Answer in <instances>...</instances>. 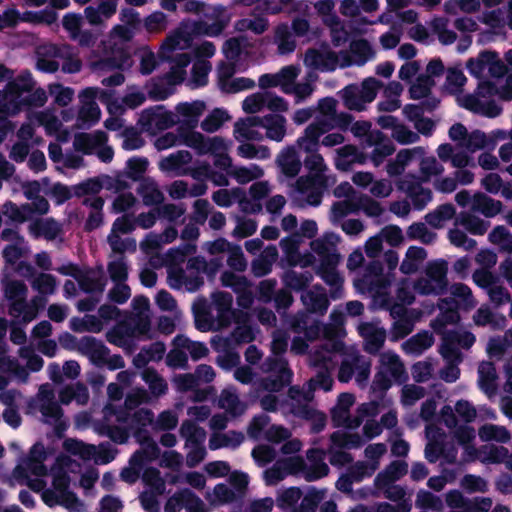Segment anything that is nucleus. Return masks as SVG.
I'll list each match as a JSON object with an SVG mask.
<instances>
[{
    "mask_svg": "<svg viewBox=\"0 0 512 512\" xmlns=\"http://www.w3.org/2000/svg\"><path fill=\"white\" fill-rule=\"evenodd\" d=\"M4 297L9 302V314L13 317L22 315L25 323L32 321L37 316V304L42 299L35 296L32 299L33 306L27 303L28 288L23 281L7 280L4 282Z\"/></svg>",
    "mask_w": 512,
    "mask_h": 512,
    "instance_id": "nucleus-1",
    "label": "nucleus"
},
{
    "mask_svg": "<svg viewBox=\"0 0 512 512\" xmlns=\"http://www.w3.org/2000/svg\"><path fill=\"white\" fill-rule=\"evenodd\" d=\"M267 371L275 374L263 378L260 382L262 390L271 393L280 392L292 382L293 372L283 358H267Z\"/></svg>",
    "mask_w": 512,
    "mask_h": 512,
    "instance_id": "nucleus-2",
    "label": "nucleus"
},
{
    "mask_svg": "<svg viewBox=\"0 0 512 512\" xmlns=\"http://www.w3.org/2000/svg\"><path fill=\"white\" fill-rule=\"evenodd\" d=\"M60 346L68 351H77L88 358L99 357L107 350L103 341L94 336H83L79 340L69 332H63L58 337Z\"/></svg>",
    "mask_w": 512,
    "mask_h": 512,
    "instance_id": "nucleus-3",
    "label": "nucleus"
},
{
    "mask_svg": "<svg viewBox=\"0 0 512 512\" xmlns=\"http://www.w3.org/2000/svg\"><path fill=\"white\" fill-rule=\"evenodd\" d=\"M438 308L440 310L437 317L430 322V327L438 335L445 337L446 326L456 325L460 322L461 317L459 314L460 303L453 297H446L439 299Z\"/></svg>",
    "mask_w": 512,
    "mask_h": 512,
    "instance_id": "nucleus-4",
    "label": "nucleus"
},
{
    "mask_svg": "<svg viewBox=\"0 0 512 512\" xmlns=\"http://www.w3.org/2000/svg\"><path fill=\"white\" fill-rule=\"evenodd\" d=\"M304 65L308 68L322 72H332L338 65L336 52L330 49L328 43L321 44V50L308 48L304 54Z\"/></svg>",
    "mask_w": 512,
    "mask_h": 512,
    "instance_id": "nucleus-5",
    "label": "nucleus"
},
{
    "mask_svg": "<svg viewBox=\"0 0 512 512\" xmlns=\"http://www.w3.org/2000/svg\"><path fill=\"white\" fill-rule=\"evenodd\" d=\"M34 85L32 74L28 70L22 72L15 80L7 83L5 90L9 103V115L20 112L19 100H21L24 93L31 92Z\"/></svg>",
    "mask_w": 512,
    "mask_h": 512,
    "instance_id": "nucleus-6",
    "label": "nucleus"
},
{
    "mask_svg": "<svg viewBox=\"0 0 512 512\" xmlns=\"http://www.w3.org/2000/svg\"><path fill=\"white\" fill-rule=\"evenodd\" d=\"M181 507H185L188 512H205L203 501L188 488L171 496L164 505V512H179Z\"/></svg>",
    "mask_w": 512,
    "mask_h": 512,
    "instance_id": "nucleus-7",
    "label": "nucleus"
},
{
    "mask_svg": "<svg viewBox=\"0 0 512 512\" xmlns=\"http://www.w3.org/2000/svg\"><path fill=\"white\" fill-rule=\"evenodd\" d=\"M162 108L158 106L157 110L147 109L142 113L141 124L147 131H164L176 124L175 115Z\"/></svg>",
    "mask_w": 512,
    "mask_h": 512,
    "instance_id": "nucleus-8",
    "label": "nucleus"
},
{
    "mask_svg": "<svg viewBox=\"0 0 512 512\" xmlns=\"http://www.w3.org/2000/svg\"><path fill=\"white\" fill-rule=\"evenodd\" d=\"M255 339L252 328L248 325H238L231 332L229 337L214 336L210 343L214 350L231 349L233 345L250 343Z\"/></svg>",
    "mask_w": 512,
    "mask_h": 512,
    "instance_id": "nucleus-9",
    "label": "nucleus"
},
{
    "mask_svg": "<svg viewBox=\"0 0 512 512\" xmlns=\"http://www.w3.org/2000/svg\"><path fill=\"white\" fill-rule=\"evenodd\" d=\"M475 336L471 332L458 333L456 331H448L444 337V347L442 355L444 358H455L461 360V353L455 344L460 345L464 349H469L475 342Z\"/></svg>",
    "mask_w": 512,
    "mask_h": 512,
    "instance_id": "nucleus-10",
    "label": "nucleus"
},
{
    "mask_svg": "<svg viewBox=\"0 0 512 512\" xmlns=\"http://www.w3.org/2000/svg\"><path fill=\"white\" fill-rule=\"evenodd\" d=\"M350 51L355 57L354 63L358 66L364 65L371 57L374 56V51L371 44L366 39L353 40L350 44ZM343 62L341 67H349L353 64L349 54L342 51Z\"/></svg>",
    "mask_w": 512,
    "mask_h": 512,
    "instance_id": "nucleus-11",
    "label": "nucleus"
},
{
    "mask_svg": "<svg viewBox=\"0 0 512 512\" xmlns=\"http://www.w3.org/2000/svg\"><path fill=\"white\" fill-rule=\"evenodd\" d=\"M131 64L130 54L124 49L113 50L110 54L100 58L94 66L99 71L123 70Z\"/></svg>",
    "mask_w": 512,
    "mask_h": 512,
    "instance_id": "nucleus-12",
    "label": "nucleus"
},
{
    "mask_svg": "<svg viewBox=\"0 0 512 512\" xmlns=\"http://www.w3.org/2000/svg\"><path fill=\"white\" fill-rule=\"evenodd\" d=\"M48 458V453L42 442L38 441L32 445L29 451V455L26 459V466L30 473L34 476L42 477L46 476L48 469L44 464Z\"/></svg>",
    "mask_w": 512,
    "mask_h": 512,
    "instance_id": "nucleus-13",
    "label": "nucleus"
},
{
    "mask_svg": "<svg viewBox=\"0 0 512 512\" xmlns=\"http://www.w3.org/2000/svg\"><path fill=\"white\" fill-rule=\"evenodd\" d=\"M326 131L327 126L324 121L312 122L306 127L304 135L298 138L297 143L305 152L318 150L319 138L326 133Z\"/></svg>",
    "mask_w": 512,
    "mask_h": 512,
    "instance_id": "nucleus-14",
    "label": "nucleus"
},
{
    "mask_svg": "<svg viewBox=\"0 0 512 512\" xmlns=\"http://www.w3.org/2000/svg\"><path fill=\"white\" fill-rule=\"evenodd\" d=\"M360 332L366 341L365 351L369 354H377L384 346L386 330L383 327H376L372 323H366L361 327Z\"/></svg>",
    "mask_w": 512,
    "mask_h": 512,
    "instance_id": "nucleus-15",
    "label": "nucleus"
},
{
    "mask_svg": "<svg viewBox=\"0 0 512 512\" xmlns=\"http://www.w3.org/2000/svg\"><path fill=\"white\" fill-rule=\"evenodd\" d=\"M277 163L282 173L289 178L296 177L301 169V161L293 146L284 148L277 156Z\"/></svg>",
    "mask_w": 512,
    "mask_h": 512,
    "instance_id": "nucleus-16",
    "label": "nucleus"
},
{
    "mask_svg": "<svg viewBox=\"0 0 512 512\" xmlns=\"http://www.w3.org/2000/svg\"><path fill=\"white\" fill-rule=\"evenodd\" d=\"M132 338V325L126 321L119 322L115 327L106 333V339L110 344L124 349L131 348Z\"/></svg>",
    "mask_w": 512,
    "mask_h": 512,
    "instance_id": "nucleus-17",
    "label": "nucleus"
},
{
    "mask_svg": "<svg viewBox=\"0 0 512 512\" xmlns=\"http://www.w3.org/2000/svg\"><path fill=\"white\" fill-rule=\"evenodd\" d=\"M479 387L489 397H493L497 393V373L492 362H482L478 369Z\"/></svg>",
    "mask_w": 512,
    "mask_h": 512,
    "instance_id": "nucleus-18",
    "label": "nucleus"
},
{
    "mask_svg": "<svg viewBox=\"0 0 512 512\" xmlns=\"http://www.w3.org/2000/svg\"><path fill=\"white\" fill-rule=\"evenodd\" d=\"M503 204L485 193L477 192L473 196L472 209L482 213L487 218L495 217L502 211Z\"/></svg>",
    "mask_w": 512,
    "mask_h": 512,
    "instance_id": "nucleus-19",
    "label": "nucleus"
},
{
    "mask_svg": "<svg viewBox=\"0 0 512 512\" xmlns=\"http://www.w3.org/2000/svg\"><path fill=\"white\" fill-rule=\"evenodd\" d=\"M284 286L290 291L305 292L308 291L310 283L313 280V275L309 271L301 273L296 272L293 269L287 270L283 273L281 278Z\"/></svg>",
    "mask_w": 512,
    "mask_h": 512,
    "instance_id": "nucleus-20",
    "label": "nucleus"
},
{
    "mask_svg": "<svg viewBox=\"0 0 512 512\" xmlns=\"http://www.w3.org/2000/svg\"><path fill=\"white\" fill-rule=\"evenodd\" d=\"M206 105L204 101L196 100L191 103L182 102L176 106L177 113L184 118L185 123L194 128L197 126L200 116L205 111Z\"/></svg>",
    "mask_w": 512,
    "mask_h": 512,
    "instance_id": "nucleus-21",
    "label": "nucleus"
},
{
    "mask_svg": "<svg viewBox=\"0 0 512 512\" xmlns=\"http://www.w3.org/2000/svg\"><path fill=\"white\" fill-rule=\"evenodd\" d=\"M29 231L35 237L54 240L60 234L61 226L54 218L37 219L29 225Z\"/></svg>",
    "mask_w": 512,
    "mask_h": 512,
    "instance_id": "nucleus-22",
    "label": "nucleus"
},
{
    "mask_svg": "<svg viewBox=\"0 0 512 512\" xmlns=\"http://www.w3.org/2000/svg\"><path fill=\"white\" fill-rule=\"evenodd\" d=\"M187 144L198 148L200 153H216L225 147L224 141L221 137L216 136L211 139H205L199 132H193L187 140Z\"/></svg>",
    "mask_w": 512,
    "mask_h": 512,
    "instance_id": "nucleus-23",
    "label": "nucleus"
},
{
    "mask_svg": "<svg viewBox=\"0 0 512 512\" xmlns=\"http://www.w3.org/2000/svg\"><path fill=\"white\" fill-rule=\"evenodd\" d=\"M264 128L266 137L270 140L280 142L286 134V119L280 114H268L265 116Z\"/></svg>",
    "mask_w": 512,
    "mask_h": 512,
    "instance_id": "nucleus-24",
    "label": "nucleus"
},
{
    "mask_svg": "<svg viewBox=\"0 0 512 512\" xmlns=\"http://www.w3.org/2000/svg\"><path fill=\"white\" fill-rule=\"evenodd\" d=\"M456 214V209L451 203H444L425 215V221L433 228L440 229L445 221L451 220Z\"/></svg>",
    "mask_w": 512,
    "mask_h": 512,
    "instance_id": "nucleus-25",
    "label": "nucleus"
},
{
    "mask_svg": "<svg viewBox=\"0 0 512 512\" xmlns=\"http://www.w3.org/2000/svg\"><path fill=\"white\" fill-rule=\"evenodd\" d=\"M137 193L142 197L145 206L159 205L164 200L163 193L159 190L155 182L143 179L139 184Z\"/></svg>",
    "mask_w": 512,
    "mask_h": 512,
    "instance_id": "nucleus-26",
    "label": "nucleus"
},
{
    "mask_svg": "<svg viewBox=\"0 0 512 512\" xmlns=\"http://www.w3.org/2000/svg\"><path fill=\"white\" fill-rule=\"evenodd\" d=\"M301 301L312 313L324 314L330 305L329 299L325 293H315L311 290L305 291L301 295Z\"/></svg>",
    "mask_w": 512,
    "mask_h": 512,
    "instance_id": "nucleus-27",
    "label": "nucleus"
},
{
    "mask_svg": "<svg viewBox=\"0 0 512 512\" xmlns=\"http://www.w3.org/2000/svg\"><path fill=\"white\" fill-rule=\"evenodd\" d=\"M315 273L330 287V297L333 300L340 299L343 296L344 279L337 269L315 271Z\"/></svg>",
    "mask_w": 512,
    "mask_h": 512,
    "instance_id": "nucleus-28",
    "label": "nucleus"
},
{
    "mask_svg": "<svg viewBox=\"0 0 512 512\" xmlns=\"http://www.w3.org/2000/svg\"><path fill=\"white\" fill-rule=\"evenodd\" d=\"M433 343L434 337L432 333L423 330L410 337L403 346L406 351L419 354L430 348Z\"/></svg>",
    "mask_w": 512,
    "mask_h": 512,
    "instance_id": "nucleus-29",
    "label": "nucleus"
},
{
    "mask_svg": "<svg viewBox=\"0 0 512 512\" xmlns=\"http://www.w3.org/2000/svg\"><path fill=\"white\" fill-rule=\"evenodd\" d=\"M426 276L438 283L440 291H446L447 280V262L444 260L430 262L426 268Z\"/></svg>",
    "mask_w": 512,
    "mask_h": 512,
    "instance_id": "nucleus-30",
    "label": "nucleus"
},
{
    "mask_svg": "<svg viewBox=\"0 0 512 512\" xmlns=\"http://www.w3.org/2000/svg\"><path fill=\"white\" fill-rule=\"evenodd\" d=\"M320 256V263L315 271L335 270L340 262V254L336 251H329L323 243H317L313 248Z\"/></svg>",
    "mask_w": 512,
    "mask_h": 512,
    "instance_id": "nucleus-31",
    "label": "nucleus"
},
{
    "mask_svg": "<svg viewBox=\"0 0 512 512\" xmlns=\"http://www.w3.org/2000/svg\"><path fill=\"white\" fill-rule=\"evenodd\" d=\"M320 451L316 449H310L307 452V457L309 460L313 461L312 465L305 471V479L307 481H315L321 479L328 475L330 469L328 465L322 461L321 457L319 460H316L313 454H319Z\"/></svg>",
    "mask_w": 512,
    "mask_h": 512,
    "instance_id": "nucleus-32",
    "label": "nucleus"
},
{
    "mask_svg": "<svg viewBox=\"0 0 512 512\" xmlns=\"http://www.w3.org/2000/svg\"><path fill=\"white\" fill-rule=\"evenodd\" d=\"M459 222L469 233L473 235H484L489 228L488 221L468 212L461 213Z\"/></svg>",
    "mask_w": 512,
    "mask_h": 512,
    "instance_id": "nucleus-33",
    "label": "nucleus"
},
{
    "mask_svg": "<svg viewBox=\"0 0 512 512\" xmlns=\"http://www.w3.org/2000/svg\"><path fill=\"white\" fill-rule=\"evenodd\" d=\"M324 497L325 492L323 490H317L315 487H311L302 498L300 505L293 509L292 512H316Z\"/></svg>",
    "mask_w": 512,
    "mask_h": 512,
    "instance_id": "nucleus-34",
    "label": "nucleus"
},
{
    "mask_svg": "<svg viewBox=\"0 0 512 512\" xmlns=\"http://www.w3.org/2000/svg\"><path fill=\"white\" fill-rule=\"evenodd\" d=\"M378 462L368 463L365 461H357L350 465L347 474L356 483L363 481L365 478L371 477L378 468Z\"/></svg>",
    "mask_w": 512,
    "mask_h": 512,
    "instance_id": "nucleus-35",
    "label": "nucleus"
},
{
    "mask_svg": "<svg viewBox=\"0 0 512 512\" xmlns=\"http://www.w3.org/2000/svg\"><path fill=\"white\" fill-rule=\"evenodd\" d=\"M462 146L471 152H475L476 150L483 148H494L495 140L487 137V135L481 130H474L468 134L467 139L462 143Z\"/></svg>",
    "mask_w": 512,
    "mask_h": 512,
    "instance_id": "nucleus-36",
    "label": "nucleus"
},
{
    "mask_svg": "<svg viewBox=\"0 0 512 512\" xmlns=\"http://www.w3.org/2000/svg\"><path fill=\"white\" fill-rule=\"evenodd\" d=\"M356 213L362 210L369 217H379L384 212L381 204L366 194L355 198Z\"/></svg>",
    "mask_w": 512,
    "mask_h": 512,
    "instance_id": "nucleus-37",
    "label": "nucleus"
},
{
    "mask_svg": "<svg viewBox=\"0 0 512 512\" xmlns=\"http://www.w3.org/2000/svg\"><path fill=\"white\" fill-rule=\"evenodd\" d=\"M478 434L482 441L495 440L505 443L510 439V433L505 427L493 424L483 425L480 427Z\"/></svg>",
    "mask_w": 512,
    "mask_h": 512,
    "instance_id": "nucleus-38",
    "label": "nucleus"
},
{
    "mask_svg": "<svg viewBox=\"0 0 512 512\" xmlns=\"http://www.w3.org/2000/svg\"><path fill=\"white\" fill-rule=\"evenodd\" d=\"M433 78L421 74L417 77L416 82L409 88V98L413 100L422 99L431 94V88L434 85Z\"/></svg>",
    "mask_w": 512,
    "mask_h": 512,
    "instance_id": "nucleus-39",
    "label": "nucleus"
},
{
    "mask_svg": "<svg viewBox=\"0 0 512 512\" xmlns=\"http://www.w3.org/2000/svg\"><path fill=\"white\" fill-rule=\"evenodd\" d=\"M31 286L42 295H51L57 286L56 277L49 273H39L32 279Z\"/></svg>",
    "mask_w": 512,
    "mask_h": 512,
    "instance_id": "nucleus-40",
    "label": "nucleus"
},
{
    "mask_svg": "<svg viewBox=\"0 0 512 512\" xmlns=\"http://www.w3.org/2000/svg\"><path fill=\"white\" fill-rule=\"evenodd\" d=\"M90 273H92V270L87 272L82 271L78 279H76L80 289L88 294L94 292L102 293L105 288V282L101 277H91Z\"/></svg>",
    "mask_w": 512,
    "mask_h": 512,
    "instance_id": "nucleus-41",
    "label": "nucleus"
},
{
    "mask_svg": "<svg viewBox=\"0 0 512 512\" xmlns=\"http://www.w3.org/2000/svg\"><path fill=\"white\" fill-rule=\"evenodd\" d=\"M495 57V51L484 50L481 51L477 58H470L466 63V68L470 75L479 77L484 69L487 67V62H490Z\"/></svg>",
    "mask_w": 512,
    "mask_h": 512,
    "instance_id": "nucleus-42",
    "label": "nucleus"
},
{
    "mask_svg": "<svg viewBox=\"0 0 512 512\" xmlns=\"http://www.w3.org/2000/svg\"><path fill=\"white\" fill-rule=\"evenodd\" d=\"M229 118L227 112L220 108H215L201 122V129L208 133L217 131L223 123Z\"/></svg>",
    "mask_w": 512,
    "mask_h": 512,
    "instance_id": "nucleus-43",
    "label": "nucleus"
},
{
    "mask_svg": "<svg viewBox=\"0 0 512 512\" xmlns=\"http://www.w3.org/2000/svg\"><path fill=\"white\" fill-rule=\"evenodd\" d=\"M149 162L145 157H132L126 162V175L133 181H140L143 179L148 168Z\"/></svg>",
    "mask_w": 512,
    "mask_h": 512,
    "instance_id": "nucleus-44",
    "label": "nucleus"
},
{
    "mask_svg": "<svg viewBox=\"0 0 512 512\" xmlns=\"http://www.w3.org/2000/svg\"><path fill=\"white\" fill-rule=\"evenodd\" d=\"M220 406L234 417L241 416L245 412V406L241 403L239 397L235 393L228 391L222 392Z\"/></svg>",
    "mask_w": 512,
    "mask_h": 512,
    "instance_id": "nucleus-45",
    "label": "nucleus"
},
{
    "mask_svg": "<svg viewBox=\"0 0 512 512\" xmlns=\"http://www.w3.org/2000/svg\"><path fill=\"white\" fill-rule=\"evenodd\" d=\"M110 349L107 347V350L101 354L98 358L95 356L93 358H89V360L97 367H102L106 365L109 370L115 371L118 369H122L125 367V361L123 357L119 354H114L109 356Z\"/></svg>",
    "mask_w": 512,
    "mask_h": 512,
    "instance_id": "nucleus-46",
    "label": "nucleus"
},
{
    "mask_svg": "<svg viewBox=\"0 0 512 512\" xmlns=\"http://www.w3.org/2000/svg\"><path fill=\"white\" fill-rule=\"evenodd\" d=\"M4 213L11 218L13 221L23 223L30 218L32 215V208L29 203L18 206L15 203L9 201L4 204Z\"/></svg>",
    "mask_w": 512,
    "mask_h": 512,
    "instance_id": "nucleus-47",
    "label": "nucleus"
},
{
    "mask_svg": "<svg viewBox=\"0 0 512 512\" xmlns=\"http://www.w3.org/2000/svg\"><path fill=\"white\" fill-rule=\"evenodd\" d=\"M342 98L345 106L350 110L361 111L364 107V101L359 89L355 85H348L342 90Z\"/></svg>",
    "mask_w": 512,
    "mask_h": 512,
    "instance_id": "nucleus-48",
    "label": "nucleus"
},
{
    "mask_svg": "<svg viewBox=\"0 0 512 512\" xmlns=\"http://www.w3.org/2000/svg\"><path fill=\"white\" fill-rule=\"evenodd\" d=\"M414 329L413 319H398L393 322L389 333V340L397 342L408 336Z\"/></svg>",
    "mask_w": 512,
    "mask_h": 512,
    "instance_id": "nucleus-49",
    "label": "nucleus"
},
{
    "mask_svg": "<svg viewBox=\"0 0 512 512\" xmlns=\"http://www.w3.org/2000/svg\"><path fill=\"white\" fill-rule=\"evenodd\" d=\"M228 25V19L217 17L210 24L206 22H198L195 25V30L198 33L205 34L210 37L219 36Z\"/></svg>",
    "mask_w": 512,
    "mask_h": 512,
    "instance_id": "nucleus-50",
    "label": "nucleus"
},
{
    "mask_svg": "<svg viewBox=\"0 0 512 512\" xmlns=\"http://www.w3.org/2000/svg\"><path fill=\"white\" fill-rule=\"evenodd\" d=\"M107 271L110 279L115 284L124 283L128 278V266L124 257L111 261L107 265Z\"/></svg>",
    "mask_w": 512,
    "mask_h": 512,
    "instance_id": "nucleus-51",
    "label": "nucleus"
},
{
    "mask_svg": "<svg viewBox=\"0 0 512 512\" xmlns=\"http://www.w3.org/2000/svg\"><path fill=\"white\" fill-rule=\"evenodd\" d=\"M302 497V491L299 487H289L285 489L277 498L279 508L285 510L297 508L296 504Z\"/></svg>",
    "mask_w": 512,
    "mask_h": 512,
    "instance_id": "nucleus-52",
    "label": "nucleus"
},
{
    "mask_svg": "<svg viewBox=\"0 0 512 512\" xmlns=\"http://www.w3.org/2000/svg\"><path fill=\"white\" fill-rule=\"evenodd\" d=\"M221 284L224 287L231 288L235 293L249 288L250 283L245 276L236 275L231 271H224L220 277Z\"/></svg>",
    "mask_w": 512,
    "mask_h": 512,
    "instance_id": "nucleus-53",
    "label": "nucleus"
},
{
    "mask_svg": "<svg viewBox=\"0 0 512 512\" xmlns=\"http://www.w3.org/2000/svg\"><path fill=\"white\" fill-rule=\"evenodd\" d=\"M331 420L334 427L355 428L361 424L360 418L352 419L349 411L333 407L331 409Z\"/></svg>",
    "mask_w": 512,
    "mask_h": 512,
    "instance_id": "nucleus-54",
    "label": "nucleus"
},
{
    "mask_svg": "<svg viewBox=\"0 0 512 512\" xmlns=\"http://www.w3.org/2000/svg\"><path fill=\"white\" fill-rule=\"evenodd\" d=\"M329 179L326 175H310L307 177H299L297 179V189L303 192L309 188L317 187L318 189L325 190L329 186Z\"/></svg>",
    "mask_w": 512,
    "mask_h": 512,
    "instance_id": "nucleus-55",
    "label": "nucleus"
},
{
    "mask_svg": "<svg viewBox=\"0 0 512 512\" xmlns=\"http://www.w3.org/2000/svg\"><path fill=\"white\" fill-rule=\"evenodd\" d=\"M45 193L54 199L56 205H62L75 196L73 186L70 188L61 182L54 183Z\"/></svg>",
    "mask_w": 512,
    "mask_h": 512,
    "instance_id": "nucleus-56",
    "label": "nucleus"
},
{
    "mask_svg": "<svg viewBox=\"0 0 512 512\" xmlns=\"http://www.w3.org/2000/svg\"><path fill=\"white\" fill-rule=\"evenodd\" d=\"M101 110L95 101L85 102L79 111L78 119L88 126L96 124L100 120Z\"/></svg>",
    "mask_w": 512,
    "mask_h": 512,
    "instance_id": "nucleus-57",
    "label": "nucleus"
},
{
    "mask_svg": "<svg viewBox=\"0 0 512 512\" xmlns=\"http://www.w3.org/2000/svg\"><path fill=\"white\" fill-rule=\"evenodd\" d=\"M230 175L239 183V184H246L254 179H258L263 175L262 169L257 166L253 165V169H249L247 167L241 166L235 168L232 172H230Z\"/></svg>",
    "mask_w": 512,
    "mask_h": 512,
    "instance_id": "nucleus-58",
    "label": "nucleus"
},
{
    "mask_svg": "<svg viewBox=\"0 0 512 512\" xmlns=\"http://www.w3.org/2000/svg\"><path fill=\"white\" fill-rule=\"evenodd\" d=\"M102 183L97 178H89L79 184L73 185L75 197H83L86 195H96L102 189Z\"/></svg>",
    "mask_w": 512,
    "mask_h": 512,
    "instance_id": "nucleus-59",
    "label": "nucleus"
},
{
    "mask_svg": "<svg viewBox=\"0 0 512 512\" xmlns=\"http://www.w3.org/2000/svg\"><path fill=\"white\" fill-rule=\"evenodd\" d=\"M306 153L307 156L304 159V166L312 173L311 175H325L324 171L326 170V165L324 158L321 154L318 153V150H313V152Z\"/></svg>",
    "mask_w": 512,
    "mask_h": 512,
    "instance_id": "nucleus-60",
    "label": "nucleus"
},
{
    "mask_svg": "<svg viewBox=\"0 0 512 512\" xmlns=\"http://www.w3.org/2000/svg\"><path fill=\"white\" fill-rule=\"evenodd\" d=\"M194 313L195 326L199 331L206 332L216 330V328L213 327L214 320L207 311L204 303L201 307L194 306Z\"/></svg>",
    "mask_w": 512,
    "mask_h": 512,
    "instance_id": "nucleus-61",
    "label": "nucleus"
},
{
    "mask_svg": "<svg viewBox=\"0 0 512 512\" xmlns=\"http://www.w3.org/2000/svg\"><path fill=\"white\" fill-rule=\"evenodd\" d=\"M461 486L468 493L482 492L488 490L487 482L481 477L473 474H466L461 480Z\"/></svg>",
    "mask_w": 512,
    "mask_h": 512,
    "instance_id": "nucleus-62",
    "label": "nucleus"
},
{
    "mask_svg": "<svg viewBox=\"0 0 512 512\" xmlns=\"http://www.w3.org/2000/svg\"><path fill=\"white\" fill-rule=\"evenodd\" d=\"M382 86V82L377 80L374 77L366 78L362 84L361 89L359 90L361 97L364 103L372 102L376 96L378 89Z\"/></svg>",
    "mask_w": 512,
    "mask_h": 512,
    "instance_id": "nucleus-63",
    "label": "nucleus"
},
{
    "mask_svg": "<svg viewBox=\"0 0 512 512\" xmlns=\"http://www.w3.org/2000/svg\"><path fill=\"white\" fill-rule=\"evenodd\" d=\"M265 98V93L251 94L244 99L242 109L248 114L257 113L265 107Z\"/></svg>",
    "mask_w": 512,
    "mask_h": 512,
    "instance_id": "nucleus-64",
    "label": "nucleus"
}]
</instances>
